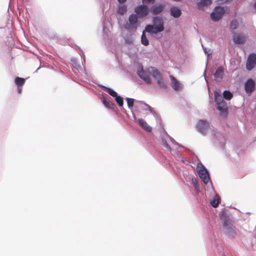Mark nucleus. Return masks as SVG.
I'll list each match as a JSON object with an SVG mask.
<instances>
[{
  "label": "nucleus",
  "mask_w": 256,
  "mask_h": 256,
  "mask_svg": "<svg viewBox=\"0 0 256 256\" xmlns=\"http://www.w3.org/2000/svg\"><path fill=\"white\" fill-rule=\"evenodd\" d=\"M153 25H148L145 28V30L148 32L156 34L164 30V21L160 16H156L153 19Z\"/></svg>",
  "instance_id": "obj_1"
},
{
  "label": "nucleus",
  "mask_w": 256,
  "mask_h": 256,
  "mask_svg": "<svg viewBox=\"0 0 256 256\" xmlns=\"http://www.w3.org/2000/svg\"><path fill=\"white\" fill-rule=\"evenodd\" d=\"M148 72L150 73H152V76L156 80V83L160 88L163 89L168 88V84L164 82L162 76L158 69L154 67H150L148 68Z\"/></svg>",
  "instance_id": "obj_2"
},
{
  "label": "nucleus",
  "mask_w": 256,
  "mask_h": 256,
  "mask_svg": "<svg viewBox=\"0 0 256 256\" xmlns=\"http://www.w3.org/2000/svg\"><path fill=\"white\" fill-rule=\"evenodd\" d=\"M148 72L150 73H152V76L156 80V83L160 88L163 89L168 88V84L164 82L162 76L158 69L154 67H150L148 68Z\"/></svg>",
  "instance_id": "obj_3"
},
{
  "label": "nucleus",
  "mask_w": 256,
  "mask_h": 256,
  "mask_svg": "<svg viewBox=\"0 0 256 256\" xmlns=\"http://www.w3.org/2000/svg\"><path fill=\"white\" fill-rule=\"evenodd\" d=\"M215 102L216 104V108L222 114L226 116L228 112V106L222 96L217 92H214Z\"/></svg>",
  "instance_id": "obj_4"
},
{
  "label": "nucleus",
  "mask_w": 256,
  "mask_h": 256,
  "mask_svg": "<svg viewBox=\"0 0 256 256\" xmlns=\"http://www.w3.org/2000/svg\"><path fill=\"white\" fill-rule=\"evenodd\" d=\"M198 165V172L199 176L205 184H207L210 180V176L208 172L204 166L202 164Z\"/></svg>",
  "instance_id": "obj_5"
},
{
  "label": "nucleus",
  "mask_w": 256,
  "mask_h": 256,
  "mask_svg": "<svg viewBox=\"0 0 256 256\" xmlns=\"http://www.w3.org/2000/svg\"><path fill=\"white\" fill-rule=\"evenodd\" d=\"M138 76L143 80L147 84H150L152 83V80L150 77V74L152 73H150L148 72V68L145 70L142 67L140 68V70L138 71Z\"/></svg>",
  "instance_id": "obj_6"
},
{
  "label": "nucleus",
  "mask_w": 256,
  "mask_h": 256,
  "mask_svg": "<svg viewBox=\"0 0 256 256\" xmlns=\"http://www.w3.org/2000/svg\"><path fill=\"white\" fill-rule=\"evenodd\" d=\"M224 13V10L223 7L218 6L215 8L214 12L210 14V18L214 21H218L222 18Z\"/></svg>",
  "instance_id": "obj_7"
},
{
  "label": "nucleus",
  "mask_w": 256,
  "mask_h": 256,
  "mask_svg": "<svg viewBox=\"0 0 256 256\" xmlns=\"http://www.w3.org/2000/svg\"><path fill=\"white\" fill-rule=\"evenodd\" d=\"M135 12L140 18H142L148 14L149 10L146 6L142 5L137 6L135 8Z\"/></svg>",
  "instance_id": "obj_8"
},
{
  "label": "nucleus",
  "mask_w": 256,
  "mask_h": 256,
  "mask_svg": "<svg viewBox=\"0 0 256 256\" xmlns=\"http://www.w3.org/2000/svg\"><path fill=\"white\" fill-rule=\"evenodd\" d=\"M256 65V54H250L247 59L246 67L248 70H252Z\"/></svg>",
  "instance_id": "obj_9"
},
{
  "label": "nucleus",
  "mask_w": 256,
  "mask_h": 256,
  "mask_svg": "<svg viewBox=\"0 0 256 256\" xmlns=\"http://www.w3.org/2000/svg\"><path fill=\"white\" fill-rule=\"evenodd\" d=\"M209 128V124L205 120H200L197 124V130L200 133L206 134Z\"/></svg>",
  "instance_id": "obj_10"
},
{
  "label": "nucleus",
  "mask_w": 256,
  "mask_h": 256,
  "mask_svg": "<svg viewBox=\"0 0 256 256\" xmlns=\"http://www.w3.org/2000/svg\"><path fill=\"white\" fill-rule=\"evenodd\" d=\"M244 88L246 94H250L255 89V83L253 80L248 79L246 82Z\"/></svg>",
  "instance_id": "obj_11"
},
{
  "label": "nucleus",
  "mask_w": 256,
  "mask_h": 256,
  "mask_svg": "<svg viewBox=\"0 0 256 256\" xmlns=\"http://www.w3.org/2000/svg\"><path fill=\"white\" fill-rule=\"evenodd\" d=\"M170 78L171 80V86L172 88L176 91L180 90L182 88V84L180 82L172 75L170 76Z\"/></svg>",
  "instance_id": "obj_12"
},
{
  "label": "nucleus",
  "mask_w": 256,
  "mask_h": 256,
  "mask_svg": "<svg viewBox=\"0 0 256 256\" xmlns=\"http://www.w3.org/2000/svg\"><path fill=\"white\" fill-rule=\"evenodd\" d=\"M232 32L234 34L232 40L234 43L237 44L244 43L246 42V38L243 35L234 33V31Z\"/></svg>",
  "instance_id": "obj_13"
},
{
  "label": "nucleus",
  "mask_w": 256,
  "mask_h": 256,
  "mask_svg": "<svg viewBox=\"0 0 256 256\" xmlns=\"http://www.w3.org/2000/svg\"><path fill=\"white\" fill-rule=\"evenodd\" d=\"M164 5L162 4H154L151 8V12L154 14H160L164 10Z\"/></svg>",
  "instance_id": "obj_14"
},
{
  "label": "nucleus",
  "mask_w": 256,
  "mask_h": 256,
  "mask_svg": "<svg viewBox=\"0 0 256 256\" xmlns=\"http://www.w3.org/2000/svg\"><path fill=\"white\" fill-rule=\"evenodd\" d=\"M137 122L138 123L140 126L144 130L148 132H150L152 131V128L143 119L138 118Z\"/></svg>",
  "instance_id": "obj_15"
},
{
  "label": "nucleus",
  "mask_w": 256,
  "mask_h": 256,
  "mask_svg": "<svg viewBox=\"0 0 256 256\" xmlns=\"http://www.w3.org/2000/svg\"><path fill=\"white\" fill-rule=\"evenodd\" d=\"M224 74V68L222 66L218 67L214 74V76L216 80L220 81L223 78Z\"/></svg>",
  "instance_id": "obj_16"
},
{
  "label": "nucleus",
  "mask_w": 256,
  "mask_h": 256,
  "mask_svg": "<svg viewBox=\"0 0 256 256\" xmlns=\"http://www.w3.org/2000/svg\"><path fill=\"white\" fill-rule=\"evenodd\" d=\"M100 100L104 105L107 108H114V104L111 102L110 100H108L106 97L102 95L100 98Z\"/></svg>",
  "instance_id": "obj_17"
},
{
  "label": "nucleus",
  "mask_w": 256,
  "mask_h": 256,
  "mask_svg": "<svg viewBox=\"0 0 256 256\" xmlns=\"http://www.w3.org/2000/svg\"><path fill=\"white\" fill-rule=\"evenodd\" d=\"M180 10L176 6H173L170 8V14L174 18H178L181 15Z\"/></svg>",
  "instance_id": "obj_18"
},
{
  "label": "nucleus",
  "mask_w": 256,
  "mask_h": 256,
  "mask_svg": "<svg viewBox=\"0 0 256 256\" xmlns=\"http://www.w3.org/2000/svg\"><path fill=\"white\" fill-rule=\"evenodd\" d=\"M212 4V0H201L198 3V6L199 8H202L210 5Z\"/></svg>",
  "instance_id": "obj_19"
},
{
  "label": "nucleus",
  "mask_w": 256,
  "mask_h": 256,
  "mask_svg": "<svg viewBox=\"0 0 256 256\" xmlns=\"http://www.w3.org/2000/svg\"><path fill=\"white\" fill-rule=\"evenodd\" d=\"M102 88L104 90L105 92H107L109 94H110L111 96L113 97H115L118 94L117 93L114 91L113 90L107 88L105 86H102Z\"/></svg>",
  "instance_id": "obj_20"
},
{
  "label": "nucleus",
  "mask_w": 256,
  "mask_h": 256,
  "mask_svg": "<svg viewBox=\"0 0 256 256\" xmlns=\"http://www.w3.org/2000/svg\"><path fill=\"white\" fill-rule=\"evenodd\" d=\"M14 82L18 87H22L25 82V80L24 78L16 77L15 78Z\"/></svg>",
  "instance_id": "obj_21"
},
{
  "label": "nucleus",
  "mask_w": 256,
  "mask_h": 256,
  "mask_svg": "<svg viewBox=\"0 0 256 256\" xmlns=\"http://www.w3.org/2000/svg\"><path fill=\"white\" fill-rule=\"evenodd\" d=\"M128 20L130 24L134 25L137 23L138 16L136 14H132L130 16Z\"/></svg>",
  "instance_id": "obj_22"
},
{
  "label": "nucleus",
  "mask_w": 256,
  "mask_h": 256,
  "mask_svg": "<svg viewBox=\"0 0 256 256\" xmlns=\"http://www.w3.org/2000/svg\"><path fill=\"white\" fill-rule=\"evenodd\" d=\"M232 96V94L230 91L225 90L223 92V96L226 100H230Z\"/></svg>",
  "instance_id": "obj_23"
},
{
  "label": "nucleus",
  "mask_w": 256,
  "mask_h": 256,
  "mask_svg": "<svg viewBox=\"0 0 256 256\" xmlns=\"http://www.w3.org/2000/svg\"><path fill=\"white\" fill-rule=\"evenodd\" d=\"M141 42L142 44H144L145 46H146L148 44L149 42L148 40L146 38V36L144 33V32L142 33L141 37Z\"/></svg>",
  "instance_id": "obj_24"
},
{
  "label": "nucleus",
  "mask_w": 256,
  "mask_h": 256,
  "mask_svg": "<svg viewBox=\"0 0 256 256\" xmlns=\"http://www.w3.org/2000/svg\"><path fill=\"white\" fill-rule=\"evenodd\" d=\"M114 98H115V100L116 102V103L118 104L120 106H122L124 104V101H123L122 98V97H120V96H118V94Z\"/></svg>",
  "instance_id": "obj_25"
},
{
  "label": "nucleus",
  "mask_w": 256,
  "mask_h": 256,
  "mask_svg": "<svg viewBox=\"0 0 256 256\" xmlns=\"http://www.w3.org/2000/svg\"><path fill=\"white\" fill-rule=\"evenodd\" d=\"M238 22L236 20H232L230 24V28L232 29L233 30L237 28L238 27Z\"/></svg>",
  "instance_id": "obj_26"
},
{
  "label": "nucleus",
  "mask_w": 256,
  "mask_h": 256,
  "mask_svg": "<svg viewBox=\"0 0 256 256\" xmlns=\"http://www.w3.org/2000/svg\"><path fill=\"white\" fill-rule=\"evenodd\" d=\"M210 204L214 208H216L219 204L218 198H214L213 200L210 201Z\"/></svg>",
  "instance_id": "obj_27"
},
{
  "label": "nucleus",
  "mask_w": 256,
  "mask_h": 256,
  "mask_svg": "<svg viewBox=\"0 0 256 256\" xmlns=\"http://www.w3.org/2000/svg\"><path fill=\"white\" fill-rule=\"evenodd\" d=\"M127 10V8L126 6H122L118 8V12L121 14H124Z\"/></svg>",
  "instance_id": "obj_28"
},
{
  "label": "nucleus",
  "mask_w": 256,
  "mask_h": 256,
  "mask_svg": "<svg viewBox=\"0 0 256 256\" xmlns=\"http://www.w3.org/2000/svg\"><path fill=\"white\" fill-rule=\"evenodd\" d=\"M136 104L138 105V106H141V107H142L143 106H144L148 108L149 110H151V107L148 104L144 102H143L138 101V102H137Z\"/></svg>",
  "instance_id": "obj_29"
},
{
  "label": "nucleus",
  "mask_w": 256,
  "mask_h": 256,
  "mask_svg": "<svg viewBox=\"0 0 256 256\" xmlns=\"http://www.w3.org/2000/svg\"><path fill=\"white\" fill-rule=\"evenodd\" d=\"M126 100L127 101L128 106L129 108L132 107L134 105V99L130 98H126Z\"/></svg>",
  "instance_id": "obj_30"
},
{
  "label": "nucleus",
  "mask_w": 256,
  "mask_h": 256,
  "mask_svg": "<svg viewBox=\"0 0 256 256\" xmlns=\"http://www.w3.org/2000/svg\"><path fill=\"white\" fill-rule=\"evenodd\" d=\"M162 145L167 148L168 150L170 151L171 150V148L170 146V145L168 144V142H166V140L164 139H162Z\"/></svg>",
  "instance_id": "obj_31"
},
{
  "label": "nucleus",
  "mask_w": 256,
  "mask_h": 256,
  "mask_svg": "<svg viewBox=\"0 0 256 256\" xmlns=\"http://www.w3.org/2000/svg\"><path fill=\"white\" fill-rule=\"evenodd\" d=\"M155 0H143V2L147 4V3H150L151 2H154Z\"/></svg>",
  "instance_id": "obj_32"
},
{
  "label": "nucleus",
  "mask_w": 256,
  "mask_h": 256,
  "mask_svg": "<svg viewBox=\"0 0 256 256\" xmlns=\"http://www.w3.org/2000/svg\"><path fill=\"white\" fill-rule=\"evenodd\" d=\"M118 1L120 4H123L126 1V0H118Z\"/></svg>",
  "instance_id": "obj_33"
},
{
  "label": "nucleus",
  "mask_w": 256,
  "mask_h": 256,
  "mask_svg": "<svg viewBox=\"0 0 256 256\" xmlns=\"http://www.w3.org/2000/svg\"><path fill=\"white\" fill-rule=\"evenodd\" d=\"M22 88H21L18 87V92L20 94L22 92Z\"/></svg>",
  "instance_id": "obj_34"
},
{
  "label": "nucleus",
  "mask_w": 256,
  "mask_h": 256,
  "mask_svg": "<svg viewBox=\"0 0 256 256\" xmlns=\"http://www.w3.org/2000/svg\"><path fill=\"white\" fill-rule=\"evenodd\" d=\"M226 226H227V224H226V222H224V223L223 224V226L225 228V227H226Z\"/></svg>",
  "instance_id": "obj_35"
},
{
  "label": "nucleus",
  "mask_w": 256,
  "mask_h": 256,
  "mask_svg": "<svg viewBox=\"0 0 256 256\" xmlns=\"http://www.w3.org/2000/svg\"><path fill=\"white\" fill-rule=\"evenodd\" d=\"M254 7L256 9V2H255V4H254Z\"/></svg>",
  "instance_id": "obj_36"
},
{
  "label": "nucleus",
  "mask_w": 256,
  "mask_h": 256,
  "mask_svg": "<svg viewBox=\"0 0 256 256\" xmlns=\"http://www.w3.org/2000/svg\"><path fill=\"white\" fill-rule=\"evenodd\" d=\"M194 182H196V183L198 182L197 180L196 179L194 180Z\"/></svg>",
  "instance_id": "obj_37"
}]
</instances>
